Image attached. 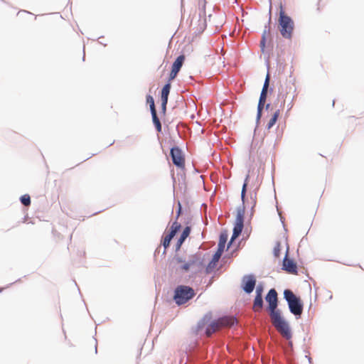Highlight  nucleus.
Returning <instances> with one entry per match:
<instances>
[{
	"mask_svg": "<svg viewBox=\"0 0 364 364\" xmlns=\"http://www.w3.org/2000/svg\"><path fill=\"white\" fill-rule=\"evenodd\" d=\"M227 257H227V255H225V256L223 258V259H222V262L225 263V259H227Z\"/></svg>",
	"mask_w": 364,
	"mask_h": 364,
	"instance_id": "obj_38",
	"label": "nucleus"
},
{
	"mask_svg": "<svg viewBox=\"0 0 364 364\" xmlns=\"http://www.w3.org/2000/svg\"><path fill=\"white\" fill-rule=\"evenodd\" d=\"M190 233H191V228L190 227L187 226L183 230V231L176 244V252L181 249L182 245L185 242L186 239L189 236Z\"/></svg>",
	"mask_w": 364,
	"mask_h": 364,
	"instance_id": "obj_13",
	"label": "nucleus"
},
{
	"mask_svg": "<svg viewBox=\"0 0 364 364\" xmlns=\"http://www.w3.org/2000/svg\"><path fill=\"white\" fill-rule=\"evenodd\" d=\"M171 88L170 82H167L161 89V99L168 100V95Z\"/></svg>",
	"mask_w": 364,
	"mask_h": 364,
	"instance_id": "obj_18",
	"label": "nucleus"
},
{
	"mask_svg": "<svg viewBox=\"0 0 364 364\" xmlns=\"http://www.w3.org/2000/svg\"><path fill=\"white\" fill-rule=\"evenodd\" d=\"M267 97V92H265L264 90L261 91L260 96L259 98L258 105H257V119H256L257 124L259 123L260 118L262 117V110L264 107Z\"/></svg>",
	"mask_w": 364,
	"mask_h": 364,
	"instance_id": "obj_12",
	"label": "nucleus"
},
{
	"mask_svg": "<svg viewBox=\"0 0 364 364\" xmlns=\"http://www.w3.org/2000/svg\"><path fill=\"white\" fill-rule=\"evenodd\" d=\"M170 156L172 163L178 168H184L185 157L181 148L177 146H173L170 150Z\"/></svg>",
	"mask_w": 364,
	"mask_h": 364,
	"instance_id": "obj_7",
	"label": "nucleus"
},
{
	"mask_svg": "<svg viewBox=\"0 0 364 364\" xmlns=\"http://www.w3.org/2000/svg\"><path fill=\"white\" fill-rule=\"evenodd\" d=\"M85 56L84 55L83 57H82V60H85Z\"/></svg>",
	"mask_w": 364,
	"mask_h": 364,
	"instance_id": "obj_42",
	"label": "nucleus"
},
{
	"mask_svg": "<svg viewBox=\"0 0 364 364\" xmlns=\"http://www.w3.org/2000/svg\"><path fill=\"white\" fill-rule=\"evenodd\" d=\"M178 73V72L176 71L175 70L171 69V73L169 74L168 82H171V80H174L176 77Z\"/></svg>",
	"mask_w": 364,
	"mask_h": 364,
	"instance_id": "obj_34",
	"label": "nucleus"
},
{
	"mask_svg": "<svg viewBox=\"0 0 364 364\" xmlns=\"http://www.w3.org/2000/svg\"><path fill=\"white\" fill-rule=\"evenodd\" d=\"M288 251L289 248L287 247L286 255L282 262V269L289 274H296L298 273L297 264L294 259L288 258Z\"/></svg>",
	"mask_w": 364,
	"mask_h": 364,
	"instance_id": "obj_9",
	"label": "nucleus"
},
{
	"mask_svg": "<svg viewBox=\"0 0 364 364\" xmlns=\"http://www.w3.org/2000/svg\"><path fill=\"white\" fill-rule=\"evenodd\" d=\"M196 292L194 289L186 285H178L174 289L173 300L178 306L187 303L194 297Z\"/></svg>",
	"mask_w": 364,
	"mask_h": 364,
	"instance_id": "obj_5",
	"label": "nucleus"
},
{
	"mask_svg": "<svg viewBox=\"0 0 364 364\" xmlns=\"http://www.w3.org/2000/svg\"><path fill=\"white\" fill-rule=\"evenodd\" d=\"M264 291V285L262 283L258 284V285L256 287V295L257 296H262Z\"/></svg>",
	"mask_w": 364,
	"mask_h": 364,
	"instance_id": "obj_31",
	"label": "nucleus"
},
{
	"mask_svg": "<svg viewBox=\"0 0 364 364\" xmlns=\"http://www.w3.org/2000/svg\"><path fill=\"white\" fill-rule=\"evenodd\" d=\"M228 235L226 230H223L220 233L219 241L216 252L213 254L214 256L220 258L224 252L225 245L228 240Z\"/></svg>",
	"mask_w": 364,
	"mask_h": 364,
	"instance_id": "obj_11",
	"label": "nucleus"
},
{
	"mask_svg": "<svg viewBox=\"0 0 364 364\" xmlns=\"http://www.w3.org/2000/svg\"><path fill=\"white\" fill-rule=\"evenodd\" d=\"M20 201L24 206H29L31 205V197L28 194H24L20 197Z\"/></svg>",
	"mask_w": 364,
	"mask_h": 364,
	"instance_id": "obj_26",
	"label": "nucleus"
},
{
	"mask_svg": "<svg viewBox=\"0 0 364 364\" xmlns=\"http://www.w3.org/2000/svg\"><path fill=\"white\" fill-rule=\"evenodd\" d=\"M293 81H294V80H290L289 83H291V85H286L285 87L282 84L280 83V85L278 89L277 99L279 100L282 101L281 107L284 106L286 98L287 97L289 92H291V90L293 89V87H292L294 85Z\"/></svg>",
	"mask_w": 364,
	"mask_h": 364,
	"instance_id": "obj_10",
	"label": "nucleus"
},
{
	"mask_svg": "<svg viewBox=\"0 0 364 364\" xmlns=\"http://www.w3.org/2000/svg\"><path fill=\"white\" fill-rule=\"evenodd\" d=\"M279 28L282 36L285 39H291L294 28L293 19L287 15L281 9L279 16Z\"/></svg>",
	"mask_w": 364,
	"mask_h": 364,
	"instance_id": "obj_4",
	"label": "nucleus"
},
{
	"mask_svg": "<svg viewBox=\"0 0 364 364\" xmlns=\"http://www.w3.org/2000/svg\"><path fill=\"white\" fill-rule=\"evenodd\" d=\"M264 306V301L262 296H255L254 301H253V306L255 309L259 308L262 309Z\"/></svg>",
	"mask_w": 364,
	"mask_h": 364,
	"instance_id": "obj_24",
	"label": "nucleus"
},
{
	"mask_svg": "<svg viewBox=\"0 0 364 364\" xmlns=\"http://www.w3.org/2000/svg\"><path fill=\"white\" fill-rule=\"evenodd\" d=\"M220 259V258H218V257L213 255L211 260L210 261L205 269V272L207 274H210L213 271V269L218 265Z\"/></svg>",
	"mask_w": 364,
	"mask_h": 364,
	"instance_id": "obj_17",
	"label": "nucleus"
},
{
	"mask_svg": "<svg viewBox=\"0 0 364 364\" xmlns=\"http://www.w3.org/2000/svg\"><path fill=\"white\" fill-rule=\"evenodd\" d=\"M280 251H281V247H280V242H277L275 247L273 250V254L274 257H279L280 255Z\"/></svg>",
	"mask_w": 364,
	"mask_h": 364,
	"instance_id": "obj_30",
	"label": "nucleus"
},
{
	"mask_svg": "<svg viewBox=\"0 0 364 364\" xmlns=\"http://www.w3.org/2000/svg\"><path fill=\"white\" fill-rule=\"evenodd\" d=\"M173 260L178 263V264H180V263H185L186 261L184 258H183V257L178 255H176L174 257H173Z\"/></svg>",
	"mask_w": 364,
	"mask_h": 364,
	"instance_id": "obj_33",
	"label": "nucleus"
},
{
	"mask_svg": "<svg viewBox=\"0 0 364 364\" xmlns=\"http://www.w3.org/2000/svg\"><path fill=\"white\" fill-rule=\"evenodd\" d=\"M161 112L165 114L166 111L168 100L161 99Z\"/></svg>",
	"mask_w": 364,
	"mask_h": 364,
	"instance_id": "obj_35",
	"label": "nucleus"
},
{
	"mask_svg": "<svg viewBox=\"0 0 364 364\" xmlns=\"http://www.w3.org/2000/svg\"><path fill=\"white\" fill-rule=\"evenodd\" d=\"M256 278L253 274H246L243 276L242 279V288L243 291L250 294L255 288Z\"/></svg>",
	"mask_w": 364,
	"mask_h": 364,
	"instance_id": "obj_8",
	"label": "nucleus"
},
{
	"mask_svg": "<svg viewBox=\"0 0 364 364\" xmlns=\"http://www.w3.org/2000/svg\"><path fill=\"white\" fill-rule=\"evenodd\" d=\"M184 60H185V56L183 55H178L176 58V59L174 60V62L173 63L171 69L175 70L176 71L179 73L181 67L183 66Z\"/></svg>",
	"mask_w": 364,
	"mask_h": 364,
	"instance_id": "obj_15",
	"label": "nucleus"
},
{
	"mask_svg": "<svg viewBox=\"0 0 364 364\" xmlns=\"http://www.w3.org/2000/svg\"><path fill=\"white\" fill-rule=\"evenodd\" d=\"M257 190L258 187H256L251 193H250V199L252 200V212L253 211L254 208L257 204Z\"/></svg>",
	"mask_w": 364,
	"mask_h": 364,
	"instance_id": "obj_25",
	"label": "nucleus"
},
{
	"mask_svg": "<svg viewBox=\"0 0 364 364\" xmlns=\"http://www.w3.org/2000/svg\"><path fill=\"white\" fill-rule=\"evenodd\" d=\"M271 318L274 321V326L279 329L283 336L289 340L292 337L291 330L288 322L282 316L281 311L277 310L269 313Z\"/></svg>",
	"mask_w": 364,
	"mask_h": 364,
	"instance_id": "obj_6",
	"label": "nucleus"
},
{
	"mask_svg": "<svg viewBox=\"0 0 364 364\" xmlns=\"http://www.w3.org/2000/svg\"><path fill=\"white\" fill-rule=\"evenodd\" d=\"M237 323L235 317H223L211 321V316L205 315L200 319L194 330V335L191 336L186 343L182 345L181 350L189 355H196L199 358H204L206 353L205 341L203 336L209 338L222 326H232Z\"/></svg>",
	"mask_w": 364,
	"mask_h": 364,
	"instance_id": "obj_1",
	"label": "nucleus"
},
{
	"mask_svg": "<svg viewBox=\"0 0 364 364\" xmlns=\"http://www.w3.org/2000/svg\"><path fill=\"white\" fill-rule=\"evenodd\" d=\"M187 262L190 264L191 267L193 265L199 266L202 263L200 257L197 255H191Z\"/></svg>",
	"mask_w": 364,
	"mask_h": 364,
	"instance_id": "obj_22",
	"label": "nucleus"
},
{
	"mask_svg": "<svg viewBox=\"0 0 364 364\" xmlns=\"http://www.w3.org/2000/svg\"><path fill=\"white\" fill-rule=\"evenodd\" d=\"M153 124L158 132H161V123L158 117L156 111L151 112Z\"/></svg>",
	"mask_w": 364,
	"mask_h": 364,
	"instance_id": "obj_19",
	"label": "nucleus"
},
{
	"mask_svg": "<svg viewBox=\"0 0 364 364\" xmlns=\"http://www.w3.org/2000/svg\"><path fill=\"white\" fill-rule=\"evenodd\" d=\"M146 103L149 105L150 112L156 111L155 104H154V100L151 95H148L146 96Z\"/></svg>",
	"mask_w": 364,
	"mask_h": 364,
	"instance_id": "obj_27",
	"label": "nucleus"
},
{
	"mask_svg": "<svg viewBox=\"0 0 364 364\" xmlns=\"http://www.w3.org/2000/svg\"><path fill=\"white\" fill-rule=\"evenodd\" d=\"M191 267V266L190 265V264L188 262H186L185 263H183V264L179 267V269L184 272H188Z\"/></svg>",
	"mask_w": 364,
	"mask_h": 364,
	"instance_id": "obj_32",
	"label": "nucleus"
},
{
	"mask_svg": "<svg viewBox=\"0 0 364 364\" xmlns=\"http://www.w3.org/2000/svg\"><path fill=\"white\" fill-rule=\"evenodd\" d=\"M270 23H271V16H269V18L268 25H266L264 27V31L262 35L261 41L259 43V46L262 51L264 50L265 46H266V41H267L266 33H267V32L270 31Z\"/></svg>",
	"mask_w": 364,
	"mask_h": 364,
	"instance_id": "obj_14",
	"label": "nucleus"
},
{
	"mask_svg": "<svg viewBox=\"0 0 364 364\" xmlns=\"http://www.w3.org/2000/svg\"><path fill=\"white\" fill-rule=\"evenodd\" d=\"M269 107H270V104H267L265 105V109L267 110V109H269Z\"/></svg>",
	"mask_w": 364,
	"mask_h": 364,
	"instance_id": "obj_39",
	"label": "nucleus"
},
{
	"mask_svg": "<svg viewBox=\"0 0 364 364\" xmlns=\"http://www.w3.org/2000/svg\"><path fill=\"white\" fill-rule=\"evenodd\" d=\"M173 238L169 234H167L164 237L162 238L161 245L164 246V251L162 255L165 256L166 254V250L170 246L171 240Z\"/></svg>",
	"mask_w": 364,
	"mask_h": 364,
	"instance_id": "obj_20",
	"label": "nucleus"
},
{
	"mask_svg": "<svg viewBox=\"0 0 364 364\" xmlns=\"http://www.w3.org/2000/svg\"><path fill=\"white\" fill-rule=\"evenodd\" d=\"M277 306H278V301H274V302H269V303H268L267 311H269V313L277 311V310H278Z\"/></svg>",
	"mask_w": 364,
	"mask_h": 364,
	"instance_id": "obj_28",
	"label": "nucleus"
},
{
	"mask_svg": "<svg viewBox=\"0 0 364 364\" xmlns=\"http://www.w3.org/2000/svg\"><path fill=\"white\" fill-rule=\"evenodd\" d=\"M232 256V253L231 254V255L228 256V259H230Z\"/></svg>",
	"mask_w": 364,
	"mask_h": 364,
	"instance_id": "obj_41",
	"label": "nucleus"
},
{
	"mask_svg": "<svg viewBox=\"0 0 364 364\" xmlns=\"http://www.w3.org/2000/svg\"><path fill=\"white\" fill-rule=\"evenodd\" d=\"M250 176L247 174L246 176V178L244 181L242 191H241V200H242V205L238 206L237 208V215H236V220L235 223L234 224L232 232L235 234H237V235H240L243 228H244V216L245 213V200H246V193H247V189L248 186V180H249Z\"/></svg>",
	"mask_w": 364,
	"mask_h": 364,
	"instance_id": "obj_2",
	"label": "nucleus"
},
{
	"mask_svg": "<svg viewBox=\"0 0 364 364\" xmlns=\"http://www.w3.org/2000/svg\"><path fill=\"white\" fill-rule=\"evenodd\" d=\"M277 295L278 294L275 289H270L265 296V300L267 303L277 301Z\"/></svg>",
	"mask_w": 364,
	"mask_h": 364,
	"instance_id": "obj_16",
	"label": "nucleus"
},
{
	"mask_svg": "<svg viewBox=\"0 0 364 364\" xmlns=\"http://www.w3.org/2000/svg\"><path fill=\"white\" fill-rule=\"evenodd\" d=\"M284 299L287 302L289 311L296 318H299L304 309V304L301 298L296 296L291 289H287L284 291Z\"/></svg>",
	"mask_w": 364,
	"mask_h": 364,
	"instance_id": "obj_3",
	"label": "nucleus"
},
{
	"mask_svg": "<svg viewBox=\"0 0 364 364\" xmlns=\"http://www.w3.org/2000/svg\"><path fill=\"white\" fill-rule=\"evenodd\" d=\"M159 250H160V247H158L156 250H155V252H154V255H156V253H159Z\"/></svg>",
	"mask_w": 364,
	"mask_h": 364,
	"instance_id": "obj_37",
	"label": "nucleus"
},
{
	"mask_svg": "<svg viewBox=\"0 0 364 364\" xmlns=\"http://www.w3.org/2000/svg\"><path fill=\"white\" fill-rule=\"evenodd\" d=\"M269 81H270V76H269V74L267 73V76L265 77L264 82V85H263L262 91L264 90L265 92H268V87L269 86Z\"/></svg>",
	"mask_w": 364,
	"mask_h": 364,
	"instance_id": "obj_29",
	"label": "nucleus"
},
{
	"mask_svg": "<svg viewBox=\"0 0 364 364\" xmlns=\"http://www.w3.org/2000/svg\"><path fill=\"white\" fill-rule=\"evenodd\" d=\"M181 228V224L179 223H178L177 221H175L171 225L169 232L168 234H169L170 235H171L172 237H174V236L180 230Z\"/></svg>",
	"mask_w": 364,
	"mask_h": 364,
	"instance_id": "obj_23",
	"label": "nucleus"
},
{
	"mask_svg": "<svg viewBox=\"0 0 364 364\" xmlns=\"http://www.w3.org/2000/svg\"><path fill=\"white\" fill-rule=\"evenodd\" d=\"M239 237V235H237V234H235L232 232V236L230 237V240L229 241V242L228 243V249H229L230 247V246L232 245V242Z\"/></svg>",
	"mask_w": 364,
	"mask_h": 364,
	"instance_id": "obj_36",
	"label": "nucleus"
},
{
	"mask_svg": "<svg viewBox=\"0 0 364 364\" xmlns=\"http://www.w3.org/2000/svg\"><path fill=\"white\" fill-rule=\"evenodd\" d=\"M97 344L95 345V353H97Z\"/></svg>",
	"mask_w": 364,
	"mask_h": 364,
	"instance_id": "obj_40",
	"label": "nucleus"
},
{
	"mask_svg": "<svg viewBox=\"0 0 364 364\" xmlns=\"http://www.w3.org/2000/svg\"><path fill=\"white\" fill-rule=\"evenodd\" d=\"M280 110L277 109L272 116L271 119L268 122L266 128L267 129H270L277 122L279 116Z\"/></svg>",
	"mask_w": 364,
	"mask_h": 364,
	"instance_id": "obj_21",
	"label": "nucleus"
}]
</instances>
